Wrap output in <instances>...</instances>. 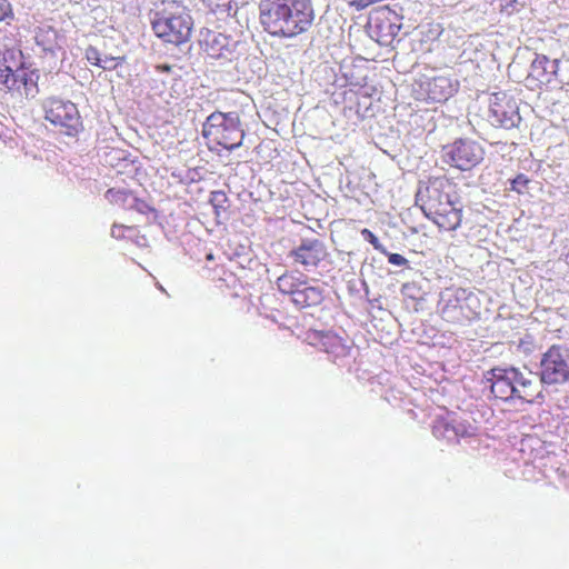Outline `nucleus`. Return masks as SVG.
<instances>
[{
  "instance_id": "14",
  "label": "nucleus",
  "mask_w": 569,
  "mask_h": 569,
  "mask_svg": "<svg viewBox=\"0 0 569 569\" xmlns=\"http://www.w3.org/2000/svg\"><path fill=\"white\" fill-rule=\"evenodd\" d=\"M328 256L326 246L319 239H306L291 250L290 257L306 269L317 268Z\"/></svg>"
},
{
  "instance_id": "1",
  "label": "nucleus",
  "mask_w": 569,
  "mask_h": 569,
  "mask_svg": "<svg viewBox=\"0 0 569 569\" xmlns=\"http://www.w3.org/2000/svg\"><path fill=\"white\" fill-rule=\"evenodd\" d=\"M315 14L311 0H260L259 21L272 37L291 39L305 33Z\"/></svg>"
},
{
  "instance_id": "30",
  "label": "nucleus",
  "mask_w": 569,
  "mask_h": 569,
  "mask_svg": "<svg viewBox=\"0 0 569 569\" xmlns=\"http://www.w3.org/2000/svg\"><path fill=\"white\" fill-rule=\"evenodd\" d=\"M323 337L327 339H333V337H330L329 335H323Z\"/></svg>"
},
{
  "instance_id": "16",
  "label": "nucleus",
  "mask_w": 569,
  "mask_h": 569,
  "mask_svg": "<svg viewBox=\"0 0 569 569\" xmlns=\"http://www.w3.org/2000/svg\"><path fill=\"white\" fill-rule=\"evenodd\" d=\"M558 68L559 60H550L545 54H537L531 63L529 78L538 86L549 84L557 74Z\"/></svg>"
},
{
  "instance_id": "29",
  "label": "nucleus",
  "mask_w": 569,
  "mask_h": 569,
  "mask_svg": "<svg viewBox=\"0 0 569 569\" xmlns=\"http://www.w3.org/2000/svg\"><path fill=\"white\" fill-rule=\"evenodd\" d=\"M7 129L3 123L0 122V139L6 136Z\"/></svg>"
},
{
  "instance_id": "3",
  "label": "nucleus",
  "mask_w": 569,
  "mask_h": 569,
  "mask_svg": "<svg viewBox=\"0 0 569 569\" xmlns=\"http://www.w3.org/2000/svg\"><path fill=\"white\" fill-rule=\"evenodd\" d=\"M451 189L452 183L446 177L429 179L426 188L425 213L445 231H453L462 222V208L450 194Z\"/></svg>"
},
{
  "instance_id": "4",
  "label": "nucleus",
  "mask_w": 569,
  "mask_h": 569,
  "mask_svg": "<svg viewBox=\"0 0 569 569\" xmlns=\"http://www.w3.org/2000/svg\"><path fill=\"white\" fill-rule=\"evenodd\" d=\"M202 136L211 150H233L242 144L244 130L237 112H212L202 126Z\"/></svg>"
},
{
  "instance_id": "12",
  "label": "nucleus",
  "mask_w": 569,
  "mask_h": 569,
  "mask_svg": "<svg viewBox=\"0 0 569 569\" xmlns=\"http://www.w3.org/2000/svg\"><path fill=\"white\" fill-rule=\"evenodd\" d=\"M457 90L458 82L449 77L427 78L418 83L416 99L422 102L441 103L452 97Z\"/></svg>"
},
{
  "instance_id": "19",
  "label": "nucleus",
  "mask_w": 569,
  "mask_h": 569,
  "mask_svg": "<svg viewBox=\"0 0 569 569\" xmlns=\"http://www.w3.org/2000/svg\"><path fill=\"white\" fill-rule=\"evenodd\" d=\"M221 34L217 33H208L207 38L204 39V50L208 53V56L212 58H218L222 54L221 50L222 47L216 48L218 44H220Z\"/></svg>"
},
{
  "instance_id": "21",
  "label": "nucleus",
  "mask_w": 569,
  "mask_h": 569,
  "mask_svg": "<svg viewBox=\"0 0 569 569\" xmlns=\"http://www.w3.org/2000/svg\"><path fill=\"white\" fill-rule=\"evenodd\" d=\"M14 19V11L9 0H0V22L10 23Z\"/></svg>"
},
{
  "instance_id": "9",
  "label": "nucleus",
  "mask_w": 569,
  "mask_h": 569,
  "mask_svg": "<svg viewBox=\"0 0 569 569\" xmlns=\"http://www.w3.org/2000/svg\"><path fill=\"white\" fill-rule=\"evenodd\" d=\"M540 379L547 385L569 382V348L553 345L542 355Z\"/></svg>"
},
{
  "instance_id": "22",
  "label": "nucleus",
  "mask_w": 569,
  "mask_h": 569,
  "mask_svg": "<svg viewBox=\"0 0 569 569\" xmlns=\"http://www.w3.org/2000/svg\"><path fill=\"white\" fill-rule=\"evenodd\" d=\"M84 58L90 64L96 67H99V64H101L102 62V56L100 51L98 50V48L93 46H89L86 48Z\"/></svg>"
},
{
  "instance_id": "2",
  "label": "nucleus",
  "mask_w": 569,
  "mask_h": 569,
  "mask_svg": "<svg viewBox=\"0 0 569 569\" xmlns=\"http://www.w3.org/2000/svg\"><path fill=\"white\" fill-rule=\"evenodd\" d=\"M153 34L164 44L179 47L190 41L193 19L179 1H163L150 21Z\"/></svg>"
},
{
  "instance_id": "15",
  "label": "nucleus",
  "mask_w": 569,
  "mask_h": 569,
  "mask_svg": "<svg viewBox=\"0 0 569 569\" xmlns=\"http://www.w3.org/2000/svg\"><path fill=\"white\" fill-rule=\"evenodd\" d=\"M542 383L532 373L523 375L518 369L517 382L515 383V399L527 403H541L545 400Z\"/></svg>"
},
{
  "instance_id": "18",
  "label": "nucleus",
  "mask_w": 569,
  "mask_h": 569,
  "mask_svg": "<svg viewBox=\"0 0 569 569\" xmlns=\"http://www.w3.org/2000/svg\"><path fill=\"white\" fill-rule=\"evenodd\" d=\"M107 198L111 202H127L130 201L129 208L136 209L139 212L146 213L148 210H150L149 206L142 201L136 198L132 192L127 190H116V189H109L107 191Z\"/></svg>"
},
{
  "instance_id": "23",
  "label": "nucleus",
  "mask_w": 569,
  "mask_h": 569,
  "mask_svg": "<svg viewBox=\"0 0 569 569\" xmlns=\"http://www.w3.org/2000/svg\"><path fill=\"white\" fill-rule=\"evenodd\" d=\"M499 10L501 13L512 16L519 11L518 0H499Z\"/></svg>"
},
{
  "instance_id": "8",
  "label": "nucleus",
  "mask_w": 569,
  "mask_h": 569,
  "mask_svg": "<svg viewBox=\"0 0 569 569\" xmlns=\"http://www.w3.org/2000/svg\"><path fill=\"white\" fill-rule=\"evenodd\" d=\"M43 109L46 120L60 127L64 134L76 137L83 129L80 112L72 101L51 97L46 100Z\"/></svg>"
},
{
  "instance_id": "28",
  "label": "nucleus",
  "mask_w": 569,
  "mask_h": 569,
  "mask_svg": "<svg viewBox=\"0 0 569 569\" xmlns=\"http://www.w3.org/2000/svg\"><path fill=\"white\" fill-rule=\"evenodd\" d=\"M156 68L158 71H161V72H170L172 69V67L170 64H158Z\"/></svg>"
},
{
  "instance_id": "13",
  "label": "nucleus",
  "mask_w": 569,
  "mask_h": 569,
  "mask_svg": "<svg viewBox=\"0 0 569 569\" xmlns=\"http://www.w3.org/2000/svg\"><path fill=\"white\" fill-rule=\"evenodd\" d=\"M518 369L515 367H495L486 372L485 379L490 383L491 393L496 399L508 401L515 399V383Z\"/></svg>"
},
{
  "instance_id": "11",
  "label": "nucleus",
  "mask_w": 569,
  "mask_h": 569,
  "mask_svg": "<svg viewBox=\"0 0 569 569\" xmlns=\"http://www.w3.org/2000/svg\"><path fill=\"white\" fill-rule=\"evenodd\" d=\"M488 119L492 126L512 129L517 127L521 117L515 98L507 92H495L490 97Z\"/></svg>"
},
{
  "instance_id": "27",
  "label": "nucleus",
  "mask_w": 569,
  "mask_h": 569,
  "mask_svg": "<svg viewBox=\"0 0 569 569\" xmlns=\"http://www.w3.org/2000/svg\"><path fill=\"white\" fill-rule=\"evenodd\" d=\"M528 182H529V180L527 179V177L525 174L520 173L511 181V188H512V190H517L518 192H520V190L518 189V186L526 187L528 184Z\"/></svg>"
},
{
  "instance_id": "10",
  "label": "nucleus",
  "mask_w": 569,
  "mask_h": 569,
  "mask_svg": "<svg viewBox=\"0 0 569 569\" xmlns=\"http://www.w3.org/2000/svg\"><path fill=\"white\" fill-rule=\"evenodd\" d=\"M445 160L460 170H470L478 166L485 157L482 146L471 139H458L445 147Z\"/></svg>"
},
{
  "instance_id": "6",
  "label": "nucleus",
  "mask_w": 569,
  "mask_h": 569,
  "mask_svg": "<svg viewBox=\"0 0 569 569\" xmlns=\"http://www.w3.org/2000/svg\"><path fill=\"white\" fill-rule=\"evenodd\" d=\"M278 290L288 296L291 303L302 310L316 308L325 300V290L320 286L311 284L302 274L284 272L276 281Z\"/></svg>"
},
{
  "instance_id": "20",
  "label": "nucleus",
  "mask_w": 569,
  "mask_h": 569,
  "mask_svg": "<svg viewBox=\"0 0 569 569\" xmlns=\"http://www.w3.org/2000/svg\"><path fill=\"white\" fill-rule=\"evenodd\" d=\"M210 203L214 208L216 214L220 216L227 211L228 197L223 191H212L210 194Z\"/></svg>"
},
{
  "instance_id": "17",
  "label": "nucleus",
  "mask_w": 569,
  "mask_h": 569,
  "mask_svg": "<svg viewBox=\"0 0 569 569\" xmlns=\"http://www.w3.org/2000/svg\"><path fill=\"white\" fill-rule=\"evenodd\" d=\"M58 39V31L51 26H40L34 31V41L43 51L53 53L59 48Z\"/></svg>"
},
{
  "instance_id": "24",
  "label": "nucleus",
  "mask_w": 569,
  "mask_h": 569,
  "mask_svg": "<svg viewBox=\"0 0 569 569\" xmlns=\"http://www.w3.org/2000/svg\"><path fill=\"white\" fill-rule=\"evenodd\" d=\"M123 62H124V57L104 56L102 58V62H101V64H99V67L104 70H113L119 64H122Z\"/></svg>"
},
{
  "instance_id": "5",
  "label": "nucleus",
  "mask_w": 569,
  "mask_h": 569,
  "mask_svg": "<svg viewBox=\"0 0 569 569\" xmlns=\"http://www.w3.org/2000/svg\"><path fill=\"white\" fill-rule=\"evenodd\" d=\"M473 293L463 288H446L438 301V313L451 325H466L478 319L479 313L471 307Z\"/></svg>"
},
{
  "instance_id": "7",
  "label": "nucleus",
  "mask_w": 569,
  "mask_h": 569,
  "mask_svg": "<svg viewBox=\"0 0 569 569\" xmlns=\"http://www.w3.org/2000/svg\"><path fill=\"white\" fill-rule=\"evenodd\" d=\"M39 73L26 67L23 63L17 69H12L4 62H0V87H2L12 97L27 99L38 93Z\"/></svg>"
},
{
  "instance_id": "25",
  "label": "nucleus",
  "mask_w": 569,
  "mask_h": 569,
  "mask_svg": "<svg viewBox=\"0 0 569 569\" xmlns=\"http://www.w3.org/2000/svg\"><path fill=\"white\" fill-rule=\"evenodd\" d=\"M361 234L365 240H367L368 242H370L373 246L375 249H378V250L380 249L381 246L379 243V240L372 231L365 228L361 230Z\"/></svg>"
},
{
  "instance_id": "26",
  "label": "nucleus",
  "mask_w": 569,
  "mask_h": 569,
  "mask_svg": "<svg viewBox=\"0 0 569 569\" xmlns=\"http://www.w3.org/2000/svg\"><path fill=\"white\" fill-rule=\"evenodd\" d=\"M388 262L393 264V266L403 267V266H407L408 260L403 256H401L399 253H389L388 254Z\"/></svg>"
}]
</instances>
